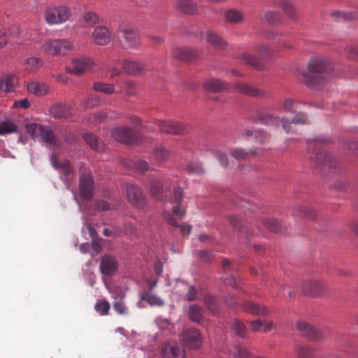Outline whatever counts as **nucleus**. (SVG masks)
I'll return each mask as SVG.
<instances>
[{
  "mask_svg": "<svg viewBox=\"0 0 358 358\" xmlns=\"http://www.w3.org/2000/svg\"><path fill=\"white\" fill-rule=\"evenodd\" d=\"M307 69L308 72L303 74L304 83L311 89H317L327 78L332 65L326 57L315 56L310 60Z\"/></svg>",
  "mask_w": 358,
  "mask_h": 358,
  "instance_id": "f257e3e1",
  "label": "nucleus"
},
{
  "mask_svg": "<svg viewBox=\"0 0 358 358\" xmlns=\"http://www.w3.org/2000/svg\"><path fill=\"white\" fill-rule=\"evenodd\" d=\"M26 130L32 138L40 137L46 143L56 146L59 145V141L48 127L31 123L27 124Z\"/></svg>",
  "mask_w": 358,
  "mask_h": 358,
  "instance_id": "f03ea898",
  "label": "nucleus"
},
{
  "mask_svg": "<svg viewBox=\"0 0 358 358\" xmlns=\"http://www.w3.org/2000/svg\"><path fill=\"white\" fill-rule=\"evenodd\" d=\"M71 14V10L67 6L50 7L45 11V18L49 24H59L66 22Z\"/></svg>",
  "mask_w": 358,
  "mask_h": 358,
  "instance_id": "7ed1b4c3",
  "label": "nucleus"
},
{
  "mask_svg": "<svg viewBox=\"0 0 358 358\" xmlns=\"http://www.w3.org/2000/svg\"><path fill=\"white\" fill-rule=\"evenodd\" d=\"M111 136L116 141L128 145L141 140V134L136 129L126 127L114 128L111 130Z\"/></svg>",
  "mask_w": 358,
  "mask_h": 358,
  "instance_id": "20e7f679",
  "label": "nucleus"
},
{
  "mask_svg": "<svg viewBox=\"0 0 358 358\" xmlns=\"http://www.w3.org/2000/svg\"><path fill=\"white\" fill-rule=\"evenodd\" d=\"M43 50L51 55H67L73 50V45L67 39L50 40L44 43Z\"/></svg>",
  "mask_w": 358,
  "mask_h": 358,
  "instance_id": "39448f33",
  "label": "nucleus"
},
{
  "mask_svg": "<svg viewBox=\"0 0 358 358\" xmlns=\"http://www.w3.org/2000/svg\"><path fill=\"white\" fill-rule=\"evenodd\" d=\"M126 195L129 202L138 209H143L148 199L143 189L137 185L129 184L126 186Z\"/></svg>",
  "mask_w": 358,
  "mask_h": 358,
  "instance_id": "423d86ee",
  "label": "nucleus"
},
{
  "mask_svg": "<svg viewBox=\"0 0 358 358\" xmlns=\"http://www.w3.org/2000/svg\"><path fill=\"white\" fill-rule=\"evenodd\" d=\"M155 124L157 125L160 132L168 134L180 135L185 130L182 123L172 120H156Z\"/></svg>",
  "mask_w": 358,
  "mask_h": 358,
  "instance_id": "0eeeda50",
  "label": "nucleus"
},
{
  "mask_svg": "<svg viewBox=\"0 0 358 358\" xmlns=\"http://www.w3.org/2000/svg\"><path fill=\"white\" fill-rule=\"evenodd\" d=\"M93 61L87 57H81L73 59L70 64L66 67V71L71 73L80 75L89 71L93 66Z\"/></svg>",
  "mask_w": 358,
  "mask_h": 358,
  "instance_id": "6e6552de",
  "label": "nucleus"
},
{
  "mask_svg": "<svg viewBox=\"0 0 358 358\" xmlns=\"http://www.w3.org/2000/svg\"><path fill=\"white\" fill-rule=\"evenodd\" d=\"M118 268L116 258L110 255H104L100 260L99 271L101 274L110 276L114 275Z\"/></svg>",
  "mask_w": 358,
  "mask_h": 358,
  "instance_id": "1a4fd4ad",
  "label": "nucleus"
},
{
  "mask_svg": "<svg viewBox=\"0 0 358 358\" xmlns=\"http://www.w3.org/2000/svg\"><path fill=\"white\" fill-rule=\"evenodd\" d=\"M120 43L124 48H134L139 45L137 32L131 28H124L120 31Z\"/></svg>",
  "mask_w": 358,
  "mask_h": 358,
  "instance_id": "9d476101",
  "label": "nucleus"
},
{
  "mask_svg": "<svg viewBox=\"0 0 358 358\" xmlns=\"http://www.w3.org/2000/svg\"><path fill=\"white\" fill-rule=\"evenodd\" d=\"M302 290L305 294L310 296H319L327 290L326 285L317 280H308L303 282Z\"/></svg>",
  "mask_w": 358,
  "mask_h": 358,
  "instance_id": "9b49d317",
  "label": "nucleus"
},
{
  "mask_svg": "<svg viewBox=\"0 0 358 358\" xmlns=\"http://www.w3.org/2000/svg\"><path fill=\"white\" fill-rule=\"evenodd\" d=\"M94 180L90 173H83L80 177V192L82 196L91 199L93 196Z\"/></svg>",
  "mask_w": 358,
  "mask_h": 358,
  "instance_id": "f8f14e48",
  "label": "nucleus"
},
{
  "mask_svg": "<svg viewBox=\"0 0 358 358\" xmlns=\"http://www.w3.org/2000/svg\"><path fill=\"white\" fill-rule=\"evenodd\" d=\"M172 57L183 62H191L199 57V52L192 48H176L172 50Z\"/></svg>",
  "mask_w": 358,
  "mask_h": 358,
  "instance_id": "ddd939ff",
  "label": "nucleus"
},
{
  "mask_svg": "<svg viewBox=\"0 0 358 358\" xmlns=\"http://www.w3.org/2000/svg\"><path fill=\"white\" fill-rule=\"evenodd\" d=\"M183 341L190 348L197 349L201 345V334L198 329L191 328L187 329L183 334Z\"/></svg>",
  "mask_w": 358,
  "mask_h": 358,
  "instance_id": "4468645a",
  "label": "nucleus"
},
{
  "mask_svg": "<svg viewBox=\"0 0 358 358\" xmlns=\"http://www.w3.org/2000/svg\"><path fill=\"white\" fill-rule=\"evenodd\" d=\"M296 329L303 336L311 340L317 341L322 337V333L318 329L306 322H298Z\"/></svg>",
  "mask_w": 358,
  "mask_h": 358,
  "instance_id": "2eb2a0df",
  "label": "nucleus"
},
{
  "mask_svg": "<svg viewBox=\"0 0 358 358\" xmlns=\"http://www.w3.org/2000/svg\"><path fill=\"white\" fill-rule=\"evenodd\" d=\"M50 113L55 119H68L73 116L72 108L63 103H57L51 106Z\"/></svg>",
  "mask_w": 358,
  "mask_h": 358,
  "instance_id": "dca6fc26",
  "label": "nucleus"
},
{
  "mask_svg": "<svg viewBox=\"0 0 358 358\" xmlns=\"http://www.w3.org/2000/svg\"><path fill=\"white\" fill-rule=\"evenodd\" d=\"M149 192L155 200L162 201L164 198L165 189L163 182L159 178L150 180Z\"/></svg>",
  "mask_w": 358,
  "mask_h": 358,
  "instance_id": "f3484780",
  "label": "nucleus"
},
{
  "mask_svg": "<svg viewBox=\"0 0 358 358\" xmlns=\"http://www.w3.org/2000/svg\"><path fill=\"white\" fill-rule=\"evenodd\" d=\"M204 87L208 92L218 93L229 91L231 85L221 80L211 78L206 81Z\"/></svg>",
  "mask_w": 358,
  "mask_h": 358,
  "instance_id": "a211bd4d",
  "label": "nucleus"
},
{
  "mask_svg": "<svg viewBox=\"0 0 358 358\" xmlns=\"http://www.w3.org/2000/svg\"><path fill=\"white\" fill-rule=\"evenodd\" d=\"M310 159L315 164L316 166L321 167H331L332 164H334V161L332 157L326 155L325 153L313 151L309 153Z\"/></svg>",
  "mask_w": 358,
  "mask_h": 358,
  "instance_id": "6ab92c4d",
  "label": "nucleus"
},
{
  "mask_svg": "<svg viewBox=\"0 0 358 358\" xmlns=\"http://www.w3.org/2000/svg\"><path fill=\"white\" fill-rule=\"evenodd\" d=\"M92 37L94 42L100 45H105L109 43L111 40V34L109 30L103 26H99L94 29Z\"/></svg>",
  "mask_w": 358,
  "mask_h": 358,
  "instance_id": "aec40b11",
  "label": "nucleus"
},
{
  "mask_svg": "<svg viewBox=\"0 0 358 358\" xmlns=\"http://www.w3.org/2000/svg\"><path fill=\"white\" fill-rule=\"evenodd\" d=\"M122 69L124 72L131 76H139L145 69V64L140 62L124 61L122 64Z\"/></svg>",
  "mask_w": 358,
  "mask_h": 358,
  "instance_id": "412c9836",
  "label": "nucleus"
},
{
  "mask_svg": "<svg viewBox=\"0 0 358 358\" xmlns=\"http://www.w3.org/2000/svg\"><path fill=\"white\" fill-rule=\"evenodd\" d=\"M234 89L240 93L251 96L261 97L265 95L264 91L248 84L238 83L234 86Z\"/></svg>",
  "mask_w": 358,
  "mask_h": 358,
  "instance_id": "4be33fe9",
  "label": "nucleus"
},
{
  "mask_svg": "<svg viewBox=\"0 0 358 358\" xmlns=\"http://www.w3.org/2000/svg\"><path fill=\"white\" fill-rule=\"evenodd\" d=\"M162 354L164 358L185 357L184 350L176 345H165L162 348Z\"/></svg>",
  "mask_w": 358,
  "mask_h": 358,
  "instance_id": "5701e85b",
  "label": "nucleus"
},
{
  "mask_svg": "<svg viewBox=\"0 0 358 358\" xmlns=\"http://www.w3.org/2000/svg\"><path fill=\"white\" fill-rule=\"evenodd\" d=\"M239 58L242 62L250 65L257 71L265 70V66L264 64L259 60V58L257 57V56L254 55L243 52L240 55Z\"/></svg>",
  "mask_w": 358,
  "mask_h": 358,
  "instance_id": "b1692460",
  "label": "nucleus"
},
{
  "mask_svg": "<svg viewBox=\"0 0 358 358\" xmlns=\"http://www.w3.org/2000/svg\"><path fill=\"white\" fill-rule=\"evenodd\" d=\"M28 92L37 96L45 95L49 90L48 86L44 83H39L37 81H31L27 85Z\"/></svg>",
  "mask_w": 358,
  "mask_h": 358,
  "instance_id": "393cba45",
  "label": "nucleus"
},
{
  "mask_svg": "<svg viewBox=\"0 0 358 358\" xmlns=\"http://www.w3.org/2000/svg\"><path fill=\"white\" fill-rule=\"evenodd\" d=\"M86 143L94 150L102 151L104 148L103 142L96 135L92 133H86L83 135Z\"/></svg>",
  "mask_w": 358,
  "mask_h": 358,
  "instance_id": "a878e982",
  "label": "nucleus"
},
{
  "mask_svg": "<svg viewBox=\"0 0 358 358\" xmlns=\"http://www.w3.org/2000/svg\"><path fill=\"white\" fill-rule=\"evenodd\" d=\"M243 308L245 311L254 315H266L268 313L266 307L251 301H245Z\"/></svg>",
  "mask_w": 358,
  "mask_h": 358,
  "instance_id": "bb28decb",
  "label": "nucleus"
},
{
  "mask_svg": "<svg viewBox=\"0 0 358 358\" xmlns=\"http://www.w3.org/2000/svg\"><path fill=\"white\" fill-rule=\"evenodd\" d=\"M206 41L211 46L216 49L223 50L227 45V43L221 36L213 31L207 33Z\"/></svg>",
  "mask_w": 358,
  "mask_h": 358,
  "instance_id": "cd10ccee",
  "label": "nucleus"
},
{
  "mask_svg": "<svg viewBox=\"0 0 358 358\" xmlns=\"http://www.w3.org/2000/svg\"><path fill=\"white\" fill-rule=\"evenodd\" d=\"M140 299L141 301L147 302L151 306H162L164 303L160 297L148 291L142 292L140 294Z\"/></svg>",
  "mask_w": 358,
  "mask_h": 358,
  "instance_id": "c85d7f7f",
  "label": "nucleus"
},
{
  "mask_svg": "<svg viewBox=\"0 0 358 358\" xmlns=\"http://www.w3.org/2000/svg\"><path fill=\"white\" fill-rule=\"evenodd\" d=\"M278 6L289 18L292 20H297L295 8L291 1L289 0H281L278 2Z\"/></svg>",
  "mask_w": 358,
  "mask_h": 358,
  "instance_id": "c756f323",
  "label": "nucleus"
},
{
  "mask_svg": "<svg viewBox=\"0 0 358 358\" xmlns=\"http://www.w3.org/2000/svg\"><path fill=\"white\" fill-rule=\"evenodd\" d=\"M189 319L196 323H201L203 320V309L196 304L189 306L188 309Z\"/></svg>",
  "mask_w": 358,
  "mask_h": 358,
  "instance_id": "7c9ffc66",
  "label": "nucleus"
},
{
  "mask_svg": "<svg viewBox=\"0 0 358 358\" xmlns=\"http://www.w3.org/2000/svg\"><path fill=\"white\" fill-rule=\"evenodd\" d=\"M43 61L34 57H30L26 59L23 62V66L25 71L29 72H36L42 66Z\"/></svg>",
  "mask_w": 358,
  "mask_h": 358,
  "instance_id": "2f4dec72",
  "label": "nucleus"
},
{
  "mask_svg": "<svg viewBox=\"0 0 358 358\" xmlns=\"http://www.w3.org/2000/svg\"><path fill=\"white\" fill-rule=\"evenodd\" d=\"M170 157L169 151L163 146H159L155 148L152 153V158L158 164H162L169 160Z\"/></svg>",
  "mask_w": 358,
  "mask_h": 358,
  "instance_id": "473e14b6",
  "label": "nucleus"
},
{
  "mask_svg": "<svg viewBox=\"0 0 358 358\" xmlns=\"http://www.w3.org/2000/svg\"><path fill=\"white\" fill-rule=\"evenodd\" d=\"M253 150L246 151L242 148H236L231 150L230 155L232 157L238 161H245L249 159L252 156L255 155Z\"/></svg>",
  "mask_w": 358,
  "mask_h": 358,
  "instance_id": "72a5a7b5",
  "label": "nucleus"
},
{
  "mask_svg": "<svg viewBox=\"0 0 358 358\" xmlns=\"http://www.w3.org/2000/svg\"><path fill=\"white\" fill-rule=\"evenodd\" d=\"M255 52L263 60H268L273 55V50L264 44L257 45Z\"/></svg>",
  "mask_w": 358,
  "mask_h": 358,
  "instance_id": "f704fd0d",
  "label": "nucleus"
},
{
  "mask_svg": "<svg viewBox=\"0 0 358 358\" xmlns=\"http://www.w3.org/2000/svg\"><path fill=\"white\" fill-rule=\"evenodd\" d=\"M177 7L179 10L187 14H192L196 12V8L191 0H178Z\"/></svg>",
  "mask_w": 358,
  "mask_h": 358,
  "instance_id": "c9c22d12",
  "label": "nucleus"
},
{
  "mask_svg": "<svg viewBox=\"0 0 358 358\" xmlns=\"http://www.w3.org/2000/svg\"><path fill=\"white\" fill-rule=\"evenodd\" d=\"M15 79L10 75H7L0 80V89L5 92H10L14 90Z\"/></svg>",
  "mask_w": 358,
  "mask_h": 358,
  "instance_id": "e433bc0d",
  "label": "nucleus"
},
{
  "mask_svg": "<svg viewBox=\"0 0 358 358\" xmlns=\"http://www.w3.org/2000/svg\"><path fill=\"white\" fill-rule=\"evenodd\" d=\"M93 89L106 94H112L116 92L115 86L113 84L103 83L101 82L94 83Z\"/></svg>",
  "mask_w": 358,
  "mask_h": 358,
  "instance_id": "4c0bfd02",
  "label": "nucleus"
},
{
  "mask_svg": "<svg viewBox=\"0 0 358 358\" xmlns=\"http://www.w3.org/2000/svg\"><path fill=\"white\" fill-rule=\"evenodd\" d=\"M262 222L267 229L272 232L281 231L280 223L274 218H263Z\"/></svg>",
  "mask_w": 358,
  "mask_h": 358,
  "instance_id": "58836bf2",
  "label": "nucleus"
},
{
  "mask_svg": "<svg viewBox=\"0 0 358 358\" xmlns=\"http://www.w3.org/2000/svg\"><path fill=\"white\" fill-rule=\"evenodd\" d=\"M224 17L230 23H238L243 20L242 13L235 9H231L225 12Z\"/></svg>",
  "mask_w": 358,
  "mask_h": 358,
  "instance_id": "ea45409f",
  "label": "nucleus"
},
{
  "mask_svg": "<svg viewBox=\"0 0 358 358\" xmlns=\"http://www.w3.org/2000/svg\"><path fill=\"white\" fill-rule=\"evenodd\" d=\"M17 130V125L12 122L6 121L0 123V136H3L13 133L15 132Z\"/></svg>",
  "mask_w": 358,
  "mask_h": 358,
  "instance_id": "a19ab883",
  "label": "nucleus"
},
{
  "mask_svg": "<svg viewBox=\"0 0 358 358\" xmlns=\"http://www.w3.org/2000/svg\"><path fill=\"white\" fill-rule=\"evenodd\" d=\"M231 330L234 334L242 338L245 337L247 334V329L245 324L236 320H234L231 325Z\"/></svg>",
  "mask_w": 358,
  "mask_h": 358,
  "instance_id": "79ce46f5",
  "label": "nucleus"
},
{
  "mask_svg": "<svg viewBox=\"0 0 358 358\" xmlns=\"http://www.w3.org/2000/svg\"><path fill=\"white\" fill-rule=\"evenodd\" d=\"M110 308V303L106 300L97 301L94 305L95 310L101 315H107Z\"/></svg>",
  "mask_w": 358,
  "mask_h": 358,
  "instance_id": "37998d69",
  "label": "nucleus"
},
{
  "mask_svg": "<svg viewBox=\"0 0 358 358\" xmlns=\"http://www.w3.org/2000/svg\"><path fill=\"white\" fill-rule=\"evenodd\" d=\"M234 358H252V354L245 347H241L239 345L234 348L233 352Z\"/></svg>",
  "mask_w": 358,
  "mask_h": 358,
  "instance_id": "c03bdc74",
  "label": "nucleus"
},
{
  "mask_svg": "<svg viewBox=\"0 0 358 358\" xmlns=\"http://www.w3.org/2000/svg\"><path fill=\"white\" fill-rule=\"evenodd\" d=\"M101 99L97 96H90L82 101L83 106L86 108H94L100 105Z\"/></svg>",
  "mask_w": 358,
  "mask_h": 358,
  "instance_id": "a18cd8bd",
  "label": "nucleus"
},
{
  "mask_svg": "<svg viewBox=\"0 0 358 358\" xmlns=\"http://www.w3.org/2000/svg\"><path fill=\"white\" fill-rule=\"evenodd\" d=\"M298 358H312V350L306 346H296L294 348Z\"/></svg>",
  "mask_w": 358,
  "mask_h": 358,
  "instance_id": "49530a36",
  "label": "nucleus"
},
{
  "mask_svg": "<svg viewBox=\"0 0 358 358\" xmlns=\"http://www.w3.org/2000/svg\"><path fill=\"white\" fill-rule=\"evenodd\" d=\"M186 170L191 173L202 174L204 173L203 165L200 162H189L186 166Z\"/></svg>",
  "mask_w": 358,
  "mask_h": 358,
  "instance_id": "de8ad7c7",
  "label": "nucleus"
},
{
  "mask_svg": "<svg viewBox=\"0 0 358 358\" xmlns=\"http://www.w3.org/2000/svg\"><path fill=\"white\" fill-rule=\"evenodd\" d=\"M204 301L208 306V308L213 313H217L218 310V304L217 299L212 295H206Z\"/></svg>",
  "mask_w": 358,
  "mask_h": 358,
  "instance_id": "09e8293b",
  "label": "nucleus"
},
{
  "mask_svg": "<svg viewBox=\"0 0 358 358\" xmlns=\"http://www.w3.org/2000/svg\"><path fill=\"white\" fill-rule=\"evenodd\" d=\"M184 193L181 187H177L174 189L173 196L171 198V202L176 204H180L183 201Z\"/></svg>",
  "mask_w": 358,
  "mask_h": 358,
  "instance_id": "8fccbe9b",
  "label": "nucleus"
},
{
  "mask_svg": "<svg viewBox=\"0 0 358 358\" xmlns=\"http://www.w3.org/2000/svg\"><path fill=\"white\" fill-rule=\"evenodd\" d=\"M331 16L335 17V20L337 22L346 21L352 19L353 16L351 13H341L336 10L331 13Z\"/></svg>",
  "mask_w": 358,
  "mask_h": 358,
  "instance_id": "3c124183",
  "label": "nucleus"
},
{
  "mask_svg": "<svg viewBox=\"0 0 358 358\" xmlns=\"http://www.w3.org/2000/svg\"><path fill=\"white\" fill-rule=\"evenodd\" d=\"M299 213L305 217L315 219L317 217L316 212L310 207H299Z\"/></svg>",
  "mask_w": 358,
  "mask_h": 358,
  "instance_id": "603ef678",
  "label": "nucleus"
},
{
  "mask_svg": "<svg viewBox=\"0 0 358 358\" xmlns=\"http://www.w3.org/2000/svg\"><path fill=\"white\" fill-rule=\"evenodd\" d=\"M280 19V14L278 12L269 10L265 13V20L270 24H275Z\"/></svg>",
  "mask_w": 358,
  "mask_h": 358,
  "instance_id": "864d4df0",
  "label": "nucleus"
},
{
  "mask_svg": "<svg viewBox=\"0 0 358 358\" xmlns=\"http://www.w3.org/2000/svg\"><path fill=\"white\" fill-rule=\"evenodd\" d=\"M56 169L66 176H69L73 173V169L69 161H64L60 163Z\"/></svg>",
  "mask_w": 358,
  "mask_h": 358,
  "instance_id": "5fc2aeb1",
  "label": "nucleus"
},
{
  "mask_svg": "<svg viewBox=\"0 0 358 358\" xmlns=\"http://www.w3.org/2000/svg\"><path fill=\"white\" fill-rule=\"evenodd\" d=\"M346 56L350 59H357L358 58V48L353 45H347L345 48Z\"/></svg>",
  "mask_w": 358,
  "mask_h": 358,
  "instance_id": "6e6d98bb",
  "label": "nucleus"
},
{
  "mask_svg": "<svg viewBox=\"0 0 358 358\" xmlns=\"http://www.w3.org/2000/svg\"><path fill=\"white\" fill-rule=\"evenodd\" d=\"M99 18L96 14L94 13H87L83 16V22L86 25H92L98 22Z\"/></svg>",
  "mask_w": 358,
  "mask_h": 358,
  "instance_id": "4d7b16f0",
  "label": "nucleus"
},
{
  "mask_svg": "<svg viewBox=\"0 0 358 358\" xmlns=\"http://www.w3.org/2000/svg\"><path fill=\"white\" fill-rule=\"evenodd\" d=\"M261 122L263 124L268 125H275L279 124V120L276 117H273L269 114L265 115L261 118Z\"/></svg>",
  "mask_w": 358,
  "mask_h": 358,
  "instance_id": "13d9d810",
  "label": "nucleus"
},
{
  "mask_svg": "<svg viewBox=\"0 0 358 358\" xmlns=\"http://www.w3.org/2000/svg\"><path fill=\"white\" fill-rule=\"evenodd\" d=\"M307 121V115L303 112H299L294 115L292 122L294 124H306Z\"/></svg>",
  "mask_w": 358,
  "mask_h": 358,
  "instance_id": "bf43d9fd",
  "label": "nucleus"
},
{
  "mask_svg": "<svg viewBox=\"0 0 358 358\" xmlns=\"http://www.w3.org/2000/svg\"><path fill=\"white\" fill-rule=\"evenodd\" d=\"M125 92L128 96H134L136 94V84L132 81L125 82Z\"/></svg>",
  "mask_w": 358,
  "mask_h": 358,
  "instance_id": "052dcab7",
  "label": "nucleus"
},
{
  "mask_svg": "<svg viewBox=\"0 0 358 358\" xmlns=\"http://www.w3.org/2000/svg\"><path fill=\"white\" fill-rule=\"evenodd\" d=\"M197 298V291L194 286L192 285L188 287L187 293L185 299L188 301H195Z\"/></svg>",
  "mask_w": 358,
  "mask_h": 358,
  "instance_id": "680f3d73",
  "label": "nucleus"
},
{
  "mask_svg": "<svg viewBox=\"0 0 358 358\" xmlns=\"http://www.w3.org/2000/svg\"><path fill=\"white\" fill-rule=\"evenodd\" d=\"M216 157L222 166L224 168H227L229 166V159L227 155L225 153L218 152L216 154Z\"/></svg>",
  "mask_w": 358,
  "mask_h": 358,
  "instance_id": "e2e57ef3",
  "label": "nucleus"
},
{
  "mask_svg": "<svg viewBox=\"0 0 358 358\" xmlns=\"http://www.w3.org/2000/svg\"><path fill=\"white\" fill-rule=\"evenodd\" d=\"M135 167L138 171L141 173H145L150 170V167L148 162L142 159L138 160L136 162Z\"/></svg>",
  "mask_w": 358,
  "mask_h": 358,
  "instance_id": "0e129e2a",
  "label": "nucleus"
},
{
  "mask_svg": "<svg viewBox=\"0 0 358 358\" xmlns=\"http://www.w3.org/2000/svg\"><path fill=\"white\" fill-rule=\"evenodd\" d=\"M115 310L120 315L127 314V310L124 303L122 301H115L113 303Z\"/></svg>",
  "mask_w": 358,
  "mask_h": 358,
  "instance_id": "69168bd1",
  "label": "nucleus"
},
{
  "mask_svg": "<svg viewBox=\"0 0 358 358\" xmlns=\"http://www.w3.org/2000/svg\"><path fill=\"white\" fill-rule=\"evenodd\" d=\"M107 113L103 111H100L94 114V123L99 124L106 120Z\"/></svg>",
  "mask_w": 358,
  "mask_h": 358,
  "instance_id": "338daca9",
  "label": "nucleus"
},
{
  "mask_svg": "<svg viewBox=\"0 0 358 358\" xmlns=\"http://www.w3.org/2000/svg\"><path fill=\"white\" fill-rule=\"evenodd\" d=\"M198 255L199 257L206 262H210L213 258L212 253L207 250H199Z\"/></svg>",
  "mask_w": 358,
  "mask_h": 358,
  "instance_id": "774afa93",
  "label": "nucleus"
}]
</instances>
